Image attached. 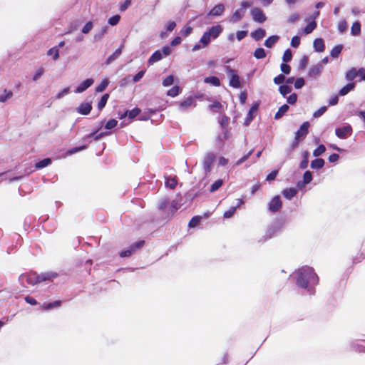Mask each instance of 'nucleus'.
<instances>
[{"instance_id":"obj_13","label":"nucleus","mask_w":365,"mask_h":365,"mask_svg":"<svg viewBox=\"0 0 365 365\" xmlns=\"http://www.w3.org/2000/svg\"><path fill=\"white\" fill-rule=\"evenodd\" d=\"M309 127V123L308 122H304L295 133L296 138L300 139L301 138L304 137L308 133Z\"/></svg>"},{"instance_id":"obj_35","label":"nucleus","mask_w":365,"mask_h":365,"mask_svg":"<svg viewBox=\"0 0 365 365\" xmlns=\"http://www.w3.org/2000/svg\"><path fill=\"white\" fill-rule=\"evenodd\" d=\"M289 110V106L287 105L282 106L278 111L276 113L274 118L276 119H279L287 110Z\"/></svg>"},{"instance_id":"obj_2","label":"nucleus","mask_w":365,"mask_h":365,"mask_svg":"<svg viewBox=\"0 0 365 365\" xmlns=\"http://www.w3.org/2000/svg\"><path fill=\"white\" fill-rule=\"evenodd\" d=\"M56 275L57 274L56 273L53 272L43 273L41 275H38L35 272H30L20 275L19 281L22 284L24 282H26L31 285H34L43 281H51L55 278Z\"/></svg>"},{"instance_id":"obj_48","label":"nucleus","mask_w":365,"mask_h":365,"mask_svg":"<svg viewBox=\"0 0 365 365\" xmlns=\"http://www.w3.org/2000/svg\"><path fill=\"white\" fill-rule=\"evenodd\" d=\"M70 92V90H69V88L67 87V88H65L63 89H62L61 91H60L56 95V99H61L63 98L64 96H66V95H68Z\"/></svg>"},{"instance_id":"obj_34","label":"nucleus","mask_w":365,"mask_h":365,"mask_svg":"<svg viewBox=\"0 0 365 365\" xmlns=\"http://www.w3.org/2000/svg\"><path fill=\"white\" fill-rule=\"evenodd\" d=\"M12 96L13 93L11 91L5 90L2 93L0 94V102H6L8 99L11 98Z\"/></svg>"},{"instance_id":"obj_64","label":"nucleus","mask_w":365,"mask_h":365,"mask_svg":"<svg viewBox=\"0 0 365 365\" xmlns=\"http://www.w3.org/2000/svg\"><path fill=\"white\" fill-rule=\"evenodd\" d=\"M300 43V38L299 36H294L292 38V41H291V46L294 47V48H297L299 46Z\"/></svg>"},{"instance_id":"obj_15","label":"nucleus","mask_w":365,"mask_h":365,"mask_svg":"<svg viewBox=\"0 0 365 365\" xmlns=\"http://www.w3.org/2000/svg\"><path fill=\"white\" fill-rule=\"evenodd\" d=\"M225 11V6L222 4H219L214 6L209 12L210 16H220Z\"/></svg>"},{"instance_id":"obj_37","label":"nucleus","mask_w":365,"mask_h":365,"mask_svg":"<svg viewBox=\"0 0 365 365\" xmlns=\"http://www.w3.org/2000/svg\"><path fill=\"white\" fill-rule=\"evenodd\" d=\"M222 107V104L218 101H215L209 106L210 109L213 112H220Z\"/></svg>"},{"instance_id":"obj_25","label":"nucleus","mask_w":365,"mask_h":365,"mask_svg":"<svg viewBox=\"0 0 365 365\" xmlns=\"http://www.w3.org/2000/svg\"><path fill=\"white\" fill-rule=\"evenodd\" d=\"M358 75V70L355 68H352L346 72V79L347 81H352L356 78Z\"/></svg>"},{"instance_id":"obj_29","label":"nucleus","mask_w":365,"mask_h":365,"mask_svg":"<svg viewBox=\"0 0 365 365\" xmlns=\"http://www.w3.org/2000/svg\"><path fill=\"white\" fill-rule=\"evenodd\" d=\"M347 27V22L346 21L345 19L340 20L337 24V29L339 32L341 34L344 33L346 31Z\"/></svg>"},{"instance_id":"obj_30","label":"nucleus","mask_w":365,"mask_h":365,"mask_svg":"<svg viewBox=\"0 0 365 365\" xmlns=\"http://www.w3.org/2000/svg\"><path fill=\"white\" fill-rule=\"evenodd\" d=\"M279 39L278 36H272L269 37L264 42V46L271 48Z\"/></svg>"},{"instance_id":"obj_44","label":"nucleus","mask_w":365,"mask_h":365,"mask_svg":"<svg viewBox=\"0 0 365 365\" xmlns=\"http://www.w3.org/2000/svg\"><path fill=\"white\" fill-rule=\"evenodd\" d=\"M326 150L325 146L324 145H320L317 148H316L313 151V155L315 157H318L322 155Z\"/></svg>"},{"instance_id":"obj_31","label":"nucleus","mask_w":365,"mask_h":365,"mask_svg":"<svg viewBox=\"0 0 365 365\" xmlns=\"http://www.w3.org/2000/svg\"><path fill=\"white\" fill-rule=\"evenodd\" d=\"M178 181L175 178H167L165 180V185L170 189H175L177 186Z\"/></svg>"},{"instance_id":"obj_36","label":"nucleus","mask_w":365,"mask_h":365,"mask_svg":"<svg viewBox=\"0 0 365 365\" xmlns=\"http://www.w3.org/2000/svg\"><path fill=\"white\" fill-rule=\"evenodd\" d=\"M48 56H52L54 61L57 60L59 57V51L57 47H53L47 52Z\"/></svg>"},{"instance_id":"obj_12","label":"nucleus","mask_w":365,"mask_h":365,"mask_svg":"<svg viewBox=\"0 0 365 365\" xmlns=\"http://www.w3.org/2000/svg\"><path fill=\"white\" fill-rule=\"evenodd\" d=\"M92 109L91 104L90 103H82L77 108L76 111L82 115H88Z\"/></svg>"},{"instance_id":"obj_14","label":"nucleus","mask_w":365,"mask_h":365,"mask_svg":"<svg viewBox=\"0 0 365 365\" xmlns=\"http://www.w3.org/2000/svg\"><path fill=\"white\" fill-rule=\"evenodd\" d=\"M312 180V175L310 171H306L303 176V181L297 183V187L302 189L307 184Z\"/></svg>"},{"instance_id":"obj_46","label":"nucleus","mask_w":365,"mask_h":365,"mask_svg":"<svg viewBox=\"0 0 365 365\" xmlns=\"http://www.w3.org/2000/svg\"><path fill=\"white\" fill-rule=\"evenodd\" d=\"M223 182L221 179L216 180L211 185L210 192H215L218 190L222 185Z\"/></svg>"},{"instance_id":"obj_9","label":"nucleus","mask_w":365,"mask_h":365,"mask_svg":"<svg viewBox=\"0 0 365 365\" xmlns=\"http://www.w3.org/2000/svg\"><path fill=\"white\" fill-rule=\"evenodd\" d=\"M282 207V201L279 196L274 197L269 203V210L272 212L278 211Z\"/></svg>"},{"instance_id":"obj_49","label":"nucleus","mask_w":365,"mask_h":365,"mask_svg":"<svg viewBox=\"0 0 365 365\" xmlns=\"http://www.w3.org/2000/svg\"><path fill=\"white\" fill-rule=\"evenodd\" d=\"M44 73V69L43 68H38L33 76V81H37Z\"/></svg>"},{"instance_id":"obj_56","label":"nucleus","mask_w":365,"mask_h":365,"mask_svg":"<svg viewBox=\"0 0 365 365\" xmlns=\"http://www.w3.org/2000/svg\"><path fill=\"white\" fill-rule=\"evenodd\" d=\"M237 210V207H230L227 211L224 212V217L225 218H230L234 215V213Z\"/></svg>"},{"instance_id":"obj_28","label":"nucleus","mask_w":365,"mask_h":365,"mask_svg":"<svg viewBox=\"0 0 365 365\" xmlns=\"http://www.w3.org/2000/svg\"><path fill=\"white\" fill-rule=\"evenodd\" d=\"M317 27V23L314 20L310 21L304 29L305 34H311Z\"/></svg>"},{"instance_id":"obj_50","label":"nucleus","mask_w":365,"mask_h":365,"mask_svg":"<svg viewBox=\"0 0 365 365\" xmlns=\"http://www.w3.org/2000/svg\"><path fill=\"white\" fill-rule=\"evenodd\" d=\"M120 19V16L119 15H115L109 18L108 22L110 26H115L119 23Z\"/></svg>"},{"instance_id":"obj_10","label":"nucleus","mask_w":365,"mask_h":365,"mask_svg":"<svg viewBox=\"0 0 365 365\" xmlns=\"http://www.w3.org/2000/svg\"><path fill=\"white\" fill-rule=\"evenodd\" d=\"M93 80L92 78H88L83 81L78 86L76 87L75 90L76 93H81L85 91L87 88H88L93 83Z\"/></svg>"},{"instance_id":"obj_19","label":"nucleus","mask_w":365,"mask_h":365,"mask_svg":"<svg viewBox=\"0 0 365 365\" xmlns=\"http://www.w3.org/2000/svg\"><path fill=\"white\" fill-rule=\"evenodd\" d=\"M163 58V53L160 51H156L153 55L150 57L148 60V63L150 64H153L155 62L159 61Z\"/></svg>"},{"instance_id":"obj_24","label":"nucleus","mask_w":365,"mask_h":365,"mask_svg":"<svg viewBox=\"0 0 365 365\" xmlns=\"http://www.w3.org/2000/svg\"><path fill=\"white\" fill-rule=\"evenodd\" d=\"M355 87L354 83H348L345 86H344L340 91H339V95L343 96L346 95L349 92L352 91Z\"/></svg>"},{"instance_id":"obj_63","label":"nucleus","mask_w":365,"mask_h":365,"mask_svg":"<svg viewBox=\"0 0 365 365\" xmlns=\"http://www.w3.org/2000/svg\"><path fill=\"white\" fill-rule=\"evenodd\" d=\"M247 35V31H238L236 33V38L238 41H241L244 38H245Z\"/></svg>"},{"instance_id":"obj_5","label":"nucleus","mask_w":365,"mask_h":365,"mask_svg":"<svg viewBox=\"0 0 365 365\" xmlns=\"http://www.w3.org/2000/svg\"><path fill=\"white\" fill-rule=\"evenodd\" d=\"M215 160V155L212 153H207L203 159V168L206 173L210 172Z\"/></svg>"},{"instance_id":"obj_55","label":"nucleus","mask_w":365,"mask_h":365,"mask_svg":"<svg viewBox=\"0 0 365 365\" xmlns=\"http://www.w3.org/2000/svg\"><path fill=\"white\" fill-rule=\"evenodd\" d=\"M93 27V23L91 21H88L83 27L82 32L85 34H87L92 30Z\"/></svg>"},{"instance_id":"obj_21","label":"nucleus","mask_w":365,"mask_h":365,"mask_svg":"<svg viewBox=\"0 0 365 365\" xmlns=\"http://www.w3.org/2000/svg\"><path fill=\"white\" fill-rule=\"evenodd\" d=\"M258 108V104H255L252 106V107L250 108L249 113H247V115L246 117V119H245V124L246 125H249L250 123V122L253 119V113L255 112Z\"/></svg>"},{"instance_id":"obj_6","label":"nucleus","mask_w":365,"mask_h":365,"mask_svg":"<svg viewBox=\"0 0 365 365\" xmlns=\"http://www.w3.org/2000/svg\"><path fill=\"white\" fill-rule=\"evenodd\" d=\"M352 128L347 124L342 128H338L335 130L336 135L341 139H346L351 135Z\"/></svg>"},{"instance_id":"obj_32","label":"nucleus","mask_w":365,"mask_h":365,"mask_svg":"<svg viewBox=\"0 0 365 365\" xmlns=\"http://www.w3.org/2000/svg\"><path fill=\"white\" fill-rule=\"evenodd\" d=\"M61 301H55L53 302L43 304L42 306V308L46 310L52 309L54 308L59 307L61 306Z\"/></svg>"},{"instance_id":"obj_8","label":"nucleus","mask_w":365,"mask_h":365,"mask_svg":"<svg viewBox=\"0 0 365 365\" xmlns=\"http://www.w3.org/2000/svg\"><path fill=\"white\" fill-rule=\"evenodd\" d=\"M182 199L178 195L177 197L170 203L168 214L173 215L181 206Z\"/></svg>"},{"instance_id":"obj_23","label":"nucleus","mask_w":365,"mask_h":365,"mask_svg":"<svg viewBox=\"0 0 365 365\" xmlns=\"http://www.w3.org/2000/svg\"><path fill=\"white\" fill-rule=\"evenodd\" d=\"M297 191L295 188L291 187L285 189L283 191V195L288 200H291L297 194Z\"/></svg>"},{"instance_id":"obj_1","label":"nucleus","mask_w":365,"mask_h":365,"mask_svg":"<svg viewBox=\"0 0 365 365\" xmlns=\"http://www.w3.org/2000/svg\"><path fill=\"white\" fill-rule=\"evenodd\" d=\"M297 287L310 291L312 287L317 285L319 278L314 269L309 266L299 267L293 273Z\"/></svg>"},{"instance_id":"obj_3","label":"nucleus","mask_w":365,"mask_h":365,"mask_svg":"<svg viewBox=\"0 0 365 365\" xmlns=\"http://www.w3.org/2000/svg\"><path fill=\"white\" fill-rule=\"evenodd\" d=\"M222 27L220 25H216L210 27L206 32H205L200 40V43L202 44L203 47H206L212 39H216L220 34L222 32Z\"/></svg>"},{"instance_id":"obj_62","label":"nucleus","mask_w":365,"mask_h":365,"mask_svg":"<svg viewBox=\"0 0 365 365\" xmlns=\"http://www.w3.org/2000/svg\"><path fill=\"white\" fill-rule=\"evenodd\" d=\"M299 19V14H297V13H293L292 14L289 18H288V21L289 23H295L296 21H297Z\"/></svg>"},{"instance_id":"obj_52","label":"nucleus","mask_w":365,"mask_h":365,"mask_svg":"<svg viewBox=\"0 0 365 365\" xmlns=\"http://www.w3.org/2000/svg\"><path fill=\"white\" fill-rule=\"evenodd\" d=\"M292 91V88L286 85L281 86L279 87L280 93L284 97L287 94L289 93Z\"/></svg>"},{"instance_id":"obj_26","label":"nucleus","mask_w":365,"mask_h":365,"mask_svg":"<svg viewBox=\"0 0 365 365\" xmlns=\"http://www.w3.org/2000/svg\"><path fill=\"white\" fill-rule=\"evenodd\" d=\"M324 165V160L322 158H317L312 161L311 168L312 169H320L323 168Z\"/></svg>"},{"instance_id":"obj_59","label":"nucleus","mask_w":365,"mask_h":365,"mask_svg":"<svg viewBox=\"0 0 365 365\" xmlns=\"http://www.w3.org/2000/svg\"><path fill=\"white\" fill-rule=\"evenodd\" d=\"M140 112V110L139 108H134L130 111H128V117L130 119H133L135 118Z\"/></svg>"},{"instance_id":"obj_57","label":"nucleus","mask_w":365,"mask_h":365,"mask_svg":"<svg viewBox=\"0 0 365 365\" xmlns=\"http://www.w3.org/2000/svg\"><path fill=\"white\" fill-rule=\"evenodd\" d=\"M118 124V121L115 119H111V120H109L106 125H105V128L108 130H110V129H112L113 128H115Z\"/></svg>"},{"instance_id":"obj_41","label":"nucleus","mask_w":365,"mask_h":365,"mask_svg":"<svg viewBox=\"0 0 365 365\" xmlns=\"http://www.w3.org/2000/svg\"><path fill=\"white\" fill-rule=\"evenodd\" d=\"M254 56L257 59L263 58L266 56L265 51L262 48H258L255 51Z\"/></svg>"},{"instance_id":"obj_51","label":"nucleus","mask_w":365,"mask_h":365,"mask_svg":"<svg viewBox=\"0 0 365 365\" xmlns=\"http://www.w3.org/2000/svg\"><path fill=\"white\" fill-rule=\"evenodd\" d=\"M292 54L290 49H287L283 55L282 60L284 62H289L292 60Z\"/></svg>"},{"instance_id":"obj_33","label":"nucleus","mask_w":365,"mask_h":365,"mask_svg":"<svg viewBox=\"0 0 365 365\" xmlns=\"http://www.w3.org/2000/svg\"><path fill=\"white\" fill-rule=\"evenodd\" d=\"M51 163V160L50 158H45L39 162H38L36 164V168L37 169H41L43 168L48 165H49Z\"/></svg>"},{"instance_id":"obj_39","label":"nucleus","mask_w":365,"mask_h":365,"mask_svg":"<svg viewBox=\"0 0 365 365\" xmlns=\"http://www.w3.org/2000/svg\"><path fill=\"white\" fill-rule=\"evenodd\" d=\"M168 205L170 206L168 199L167 197H164L159 202L158 207L159 210L164 211Z\"/></svg>"},{"instance_id":"obj_27","label":"nucleus","mask_w":365,"mask_h":365,"mask_svg":"<svg viewBox=\"0 0 365 365\" xmlns=\"http://www.w3.org/2000/svg\"><path fill=\"white\" fill-rule=\"evenodd\" d=\"M205 83H210L215 86H219L220 85V79L215 76L207 77L204 79Z\"/></svg>"},{"instance_id":"obj_16","label":"nucleus","mask_w":365,"mask_h":365,"mask_svg":"<svg viewBox=\"0 0 365 365\" xmlns=\"http://www.w3.org/2000/svg\"><path fill=\"white\" fill-rule=\"evenodd\" d=\"M192 106H195V101H194V99L192 97H189V98H186L185 100L182 101V102H180V108L182 110H186Z\"/></svg>"},{"instance_id":"obj_47","label":"nucleus","mask_w":365,"mask_h":365,"mask_svg":"<svg viewBox=\"0 0 365 365\" xmlns=\"http://www.w3.org/2000/svg\"><path fill=\"white\" fill-rule=\"evenodd\" d=\"M109 81L108 79H104L99 86L96 87L97 92H103L108 86Z\"/></svg>"},{"instance_id":"obj_53","label":"nucleus","mask_w":365,"mask_h":365,"mask_svg":"<svg viewBox=\"0 0 365 365\" xmlns=\"http://www.w3.org/2000/svg\"><path fill=\"white\" fill-rule=\"evenodd\" d=\"M107 29H108L107 26H104L103 28H102V29L99 32H97L94 35V38L96 41L101 39V38L103 36V35L107 32Z\"/></svg>"},{"instance_id":"obj_42","label":"nucleus","mask_w":365,"mask_h":365,"mask_svg":"<svg viewBox=\"0 0 365 365\" xmlns=\"http://www.w3.org/2000/svg\"><path fill=\"white\" fill-rule=\"evenodd\" d=\"M86 148V145H82V146H79V147H76V148H73L72 149H70L66 151V156H68V155H71L74 153H76L79 151H81V150H83Z\"/></svg>"},{"instance_id":"obj_61","label":"nucleus","mask_w":365,"mask_h":365,"mask_svg":"<svg viewBox=\"0 0 365 365\" xmlns=\"http://www.w3.org/2000/svg\"><path fill=\"white\" fill-rule=\"evenodd\" d=\"M131 4V0H125L123 3L120 4L119 9L120 11H125Z\"/></svg>"},{"instance_id":"obj_54","label":"nucleus","mask_w":365,"mask_h":365,"mask_svg":"<svg viewBox=\"0 0 365 365\" xmlns=\"http://www.w3.org/2000/svg\"><path fill=\"white\" fill-rule=\"evenodd\" d=\"M201 217L199 216H195L191 219V220L189 222V227H196L200 222Z\"/></svg>"},{"instance_id":"obj_45","label":"nucleus","mask_w":365,"mask_h":365,"mask_svg":"<svg viewBox=\"0 0 365 365\" xmlns=\"http://www.w3.org/2000/svg\"><path fill=\"white\" fill-rule=\"evenodd\" d=\"M174 82V77L172 75L167 76L163 81V86L165 87H168L171 86Z\"/></svg>"},{"instance_id":"obj_22","label":"nucleus","mask_w":365,"mask_h":365,"mask_svg":"<svg viewBox=\"0 0 365 365\" xmlns=\"http://www.w3.org/2000/svg\"><path fill=\"white\" fill-rule=\"evenodd\" d=\"M265 34L266 33L264 29H258L254 32L251 33V36L256 41H259L262 39L265 36Z\"/></svg>"},{"instance_id":"obj_60","label":"nucleus","mask_w":365,"mask_h":365,"mask_svg":"<svg viewBox=\"0 0 365 365\" xmlns=\"http://www.w3.org/2000/svg\"><path fill=\"white\" fill-rule=\"evenodd\" d=\"M192 31V28L190 26H185L180 31L181 34L187 36H189Z\"/></svg>"},{"instance_id":"obj_38","label":"nucleus","mask_w":365,"mask_h":365,"mask_svg":"<svg viewBox=\"0 0 365 365\" xmlns=\"http://www.w3.org/2000/svg\"><path fill=\"white\" fill-rule=\"evenodd\" d=\"M109 98V95L108 93L104 94L102 97L100 101L98 103V108L99 110H102L105 106L106 105V103L108 101V99Z\"/></svg>"},{"instance_id":"obj_18","label":"nucleus","mask_w":365,"mask_h":365,"mask_svg":"<svg viewBox=\"0 0 365 365\" xmlns=\"http://www.w3.org/2000/svg\"><path fill=\"white\" fill-rule=\"evenodd\" d=\"M361 34V24L359 21H355L352 24L351 27V35L353 36H358Z\"/></svg>"},{"instance_id":"obj_4","label":"nucleus","mask_w":365,"mask_h":365,"mask_svg":"<svg viewBox=\"0 0 365 365\" xmlns=\"http://www.w3.org/2000/svg\"><path fill=\"white\" fill-rule=\"evenodd\" d=\"M225 70L230 78V86L235 88H240V81L237 71L231 68L229 66H226Z\"/></svg>"},{"instance_id":"obj_17","label":"nucleus","mask_w":365,"mask_h":365,"mask_svg":"<svg viewBox=\"0 0 365 365\" xmlns=\"http://www.w3.org/2000/svg\"><path fill=\"white\" fill-rule=\"evenodd\" d=\"M313 46L317 52H322L325 49V45L322 38H317L313 43Z\"/></svg>"},{"instance_id":"obj_7","label":"nucleus","mask_w":365,"mask_h":365,"mask_svg":"<svg viewBox=\"0 0 365 365\" xmlns=\"http://www.w3.org/2000/svg\"><path fill=\"white\" fill-rule=\"evenodd\" d=\"M251 15L252 16V19L255 21L259 22V23H263L266 21L267 17L264 15L262 10L257 7H254L251 9Z\"/></svg>"},{"instance_id":"obj_20","label":"nucleus","mask_w":365,"mask_h":365,"mask_svg":"<svg viewBox=\"0 0 365 365\" xmlns=\"http://www.w3.org/2000/svg\"><path fill=\"white\" fill-rule=\"evenodd\" d=\"M322 70V66L321 64H317L310 68L309 76L311 77H316L320 74Z\"/></svg>"},{"instance_id":"obj_43","label":"nucleus","mask_w":365,"mask_h":365,"mask_svg":"<svg viewBox=\"0 0 365 365\" xmlns=\"http://www.w3.org/2000/svg\"><path fill=\"white\" fill-rule=\"evenodd\" d=\"M180 93V87L176 86L170 88L168 93L167 95L170 97H175Z\"/></svg>"},{"instance_id":"obj_11","label":"nucleus","mask_w":365,"mask_h":365,"mask_svg":"<svg viewBox=\"0 0 365 365\" xmlns=\"http://www.w3.org/2000/svg\"><path fill=\"white\" fill-rule=\"evenodd\" d=\"M245 14V12L243 11V9H238L230 16L229 21L232 23H237L243 18Z\"/></svg>"},{"instance_id":"obj_40","label":"nucleus","mask_w":365,"mask_h":365,"mask_svg":"<svg viewBox=\"0 0 365 365\" xmlns=\"http://www.w3.org/2000/svg\"><path fill=\"white\" fill-rule=\"evenodd\" d=\"M342 48H343V46L342 45H337V46H334L332 48V50L331 51V53H330L331 56L333 58L338 57L339 53L341 52Z\"/></svg>"},{"instance_id":"obj_58","label":"nucleus","mask_w":365,"mask_h":365,"mask_svg":"<svg viewBox=\"0 0 365 365\" xmlns=\"http://www.w3.org/2000/svg\"><path fill=\"white\" fill-rule=\"evenodd\" d=\"M326 110H327V107L322 106L314 113L313 116L314 118H319L321 115H322L326 112Z\"/></svg>"}]
</instances>
